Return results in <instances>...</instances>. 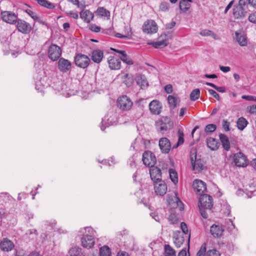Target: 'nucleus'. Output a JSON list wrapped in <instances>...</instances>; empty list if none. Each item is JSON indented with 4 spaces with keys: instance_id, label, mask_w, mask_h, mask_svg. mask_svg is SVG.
Segmentation results:
<instances>
[{
    "instance_id": "obj_1",
    "label": "nucleus",
    "mask_w": 256,
    "mask_h": 256,
    "mask_svg": "<svg viewBox=\"0 0 256 256\" xmlns=\"http://www.w3.org/2000/svg\"><path fill=\"white\" fill-rule=\"evenodd\" d=\"M80 232L84 234L81 239L82 246L88 249L92 248L95 244L96 231L92 227H86L82 228Z\"/></svg>"
},
{
    "instance_id": "obj_2",
    "label": "nucleus",
    "mask_w": 256,
    "mask_h": 256,
    "mask_svg": "<svg viewBox=\"0 0 256 256\" xmlns=\"http://www.w3.org/2000/svg\"><path fill=\"white\" fill-rule=\"evenodd\" d=\"M171 120L167 116L162 117L160 120H156L155 122V126L157 131L162 134H164L171 126Z\"/></svg>"
},
{
    "instance_id": "obj_3",
    "label": "nucleus",
    "mask_w": 256,
    "mask_h": 256,
    "mask_svg": "<svg viewBox=\"0 0 256 256\" xmlns=\"http://www.w3.org/2000/svg\"><path fill=\"white\" fill-rule=\"evenodd\" d=\"M74 61L76 65L82 68H86L90 62V58L88 56L80 53L75 56Z\"/></svg>"
},
{
    "instance_id": "obj_4",
    "label": "nucleus",
    "mask_w": 256,
    "mask_h": 256,
    "mask_svg": "<svg viewBox=\"0 0 256 256\" xmlns=\"http://www.w3.org/2000/svg\"><path fill=\"white\" fill-rule=\"evenodd\" d=\"M133 104L130 99L126 96H122L118 98L117 105L122 110H130Z\"/></svg>"
},
{
    "instance_id": "obj_5",
    "label": "nucleus",
    "mask_w": 256,
    "mask_h": 256,
    "mask_svg": "<svg viewBox=\"0 0 256 256\" xmlns=\"http://www.w3.org/2000/svg\"><path fill=\"white\" fill-rule=\"evenodd\" d=\"M48 54L51 60L56 61L60 58L62 54V49L56 44H52L48 48Z\"/></svg>"
},
{
    "instance_id": "obj_6",
    "label": "nucleus",
    "mask_w": 256,
    "mask_h": 256,
    "mask_svg": "<svg viewBox=\"0 0 256 256\" xmlns=\"http://www.w3.org/2000/svg\"><path fill=\"white\" fill-rule=\"evenodd\" d=\"M142 160L144 164L150 168L154 166L156 161L155 155L149 150L144 152Z\"/></svg>"
},
{
    "instance_id": "obj_7",
    "label": "nucleus",
    "mask_w": 256,
    "mask_h": 256,
    "mask_svg": "<svg viewBox=\"0 0 256 256\" xmlns=\"http://www.w3.org/2000/svg\"><path fill=\"white\" fill-rule=\"evenodd\" d=\"M199 203V207L210 210L213 206V200L211 196L204 194L200 196Z\"/></svg>"
},
{
    "instance_id": "obj_8",
    "label": "nucleus",
    "mask_w": 256,
    "mask_h": 256,
    "mask_svg": "<svg viewBox=\"0 0 256 256\" xmlns=\"http://www.w3.org/2000/svg\"><path fill=\"white\" fill-rule=\"evenodd\" d=\"M158 30V26L156 22L152 20H146L142 26V30L147 34L156 33Z\"/></svg>"
},
{
    "instance_id": "obj_9",
    "label": "nucleus",
    "mask_w": 256,
    "mask_h": 256,
    "mask_svg": "<svg viewBox=\"0 0 256 256\" xmlns=\"http://www.w3.org/2000/svg\"><path fill=\"white\" fill-rule=\"evenodd\" d=\"M234 162L238 167H245L248 164L246 156L241 152L235 154L234 156Z\"/></svg>"
},
{
    "instance_id": "obj_10",
    "label": "nucleus",
    "mask_w": 256,
    "mask_h": 256,
    "mask_svg": "<svg viewBox=\"0 0 256 256\" xmlns=\"http://www.w3.org/2000/svg\"><path fill=\"white\" fill-rule=\"evenodd\" d=\"M16 22H17L16 28L20 32L28 34L32 30L30 24L25 20L18 19Z\"/></svg>"
},
{
    "instance_id": "obj_11",
    "label": "nucleus",
    "mask_w": 256,
    "mask_h": 256,
    "mask_svg": "<svg viewBox=\"0 0 256 256\" xmlns=\"http://www.w3.org/2000/svg\"><path fill=\"white\" fill-rule=\"evenodd\" d=\"M150 174L154 183L162 181V172L160 168L154 166L150 168Z\"/></svg>"
},
{
    "instance_id": "obj_12",
    "label": "nucleus",
    "mask_w": 256,
    "mask_h": 256,
    "mask_svg": "<svg viewBox=\"0 0 256 256\" xmlns=\"http://www.w3.org/2000/svg\"><path fill=\"white\" fill-rule=\"evenodd\" d=\"M1 17L3 21L10 24H14L17 20V16L14 13L10 11L2 12Z\"/></svg>"
},
{
    "instance_id": "obj_13",
    "label": "nucleus",
    "mask_w": 256,
    "mask_h": 256,
    "mask_svg": "<svg viewBox=\"0 0 256 256\" xmlns=\"http://www.w3.org/2000/svg\"><path fill=\"white\" fill-rule=\"evenodd\" d=\"M194 190L200 195H203V193L206 190V184L200 180H195L192 184Z\"/></svg>"
},
{
    "instance_id": "obj_14",
    "label": "nucleus",
    "mask_w": 256,
    "mask_h": 256,
    "mask_svg": "<svg viewBox=\"0 0 256 256\" xmlns=\"http://www.w3.org/2000/svg\"><path fill=\"white\" fill-rule=\"evenodd\" d=\"M58 68L62 72H66L72 69V63L70 61L63 58H60L58 60Z\"/></svg>"
},
{
    "instance_id": "obj_15",
    "label": "nucleus",
    "mask_w": 256,
    "mask_h": 256,
    "mask_svg": "<svg viewBox=\"0 0 256 256\" xmlns=\"http://www.w3.org/2000/svg\"><path fill=\"white\" fill-rule=\"evenodd\" d=\"M161 103L158 100H153L149 104V109L153 114L158 115L162 110Z\"/></svg>"
},
{
    "instance_id": "obj_16",
    "label": "nucleus",
    "mask_w": 256,
    "mask_h": 256,
    "mask_svg": "<svg viewBox=\"0 0 256 256\" xmlns=\"http://www.w3.org/2000/svg\"><path fill=\"white\" fill-rule=\"evenodd\" d=\"M159 146L162 152L168 154L171 148L170 142L166 138H162L159 140Z\"/></svg>"
},
{
    "instance_id": "obj_17",
    "label": "nucleus",
    "mask_w": 256,
    "mask_h": 256,
    "mask_svg": "<svg viewBox=\"0 0 256 256\" xmlns=\"http://www.w3.org/2000/svg\"><path fill=\"white\" fill-rule=\"evenodd\" d=\"M108 62L111 70H118L121 68L120 60L114 56H109L108 58Z\"/></svg>"
},
{
    "instance_id": "obj_18",
    "label": "nucleus",
    "mask_w": 256,
    "mask_h": 256,
    "mask_svg": "<svg viewBox=\"0 0 256 256\" xmlns=\"http://www.w3.org/2000/svg\"><path fill=\"white\" fill-rule=\"evenodd\" d=\"M154 190L157 195L164 196L167 191V186L164 181L154 183Z\"/></svg>"
},
{
    "instance_id": "obj_19",
    "label": "nucleus",
    "mask_w": 256,
    "mask_h": 256,
    "mask_svg": "<svg viewBox=\"0 0 256 256\" xmlns=\"http://www.w3.org/2000/svg\"><path fill=\"white\" fill-rule=\"evenodd\" d=\"M14 246V243L7 238H4L0 243V248L4 252L11 251Z\"/></svg>"
},
{
    "instance_id": "obj_20",
    "label": "nucleus",
    "mask_w": 256,
    "mask_h": 256,
    "mask_svg": "<svg viewBox=\"0 0 256 256\" xmlns=\"http://www.w3.org/2000/svg\"><path fill=\"white\" fill-rule=\"evenodd\" d=\"M224 231V229L222 225L213 224L210 226V232L215 238L220 237Z\"/></svg>"
},
{
    "instance_id": "obj_21",
    "label": "nucleus",
    "mask_w": 256,
    "mask_h": 256,
    "mask_svg": "<svg viewBox=\"0 0 256 256\" xmlns=\"http://www.w3.org/2000/svg\"><path fill=\"white\" fill-rule=\"evenodd\" d=\"M112 50H114L120 54V60L126 63L128 65H132L134 64V62L132 58L127 55L125 51L120 50L114 48H111Z\"/></svg>"
},
{
    "instance_id": "obj_22",
    "label": "nucleus",
    "mask_w": 256,
    "mask_h": 256,
    "mask_svg": "<svg viewBox=\"0 0 256 256\" xmlns=\"http://www.w3.org/2000/svg\"><path fill=\"white\" fill-rule=\"evenodd\" d=\"M91 58L94 62L100 64L104 58V52L100 50H94L92 52Z\"/></svg>"
},
{
    "instance_id": "obj_23",
    "label": "nucleus",
    "mask_w": 256,
    "mask_h": 256,
    "mask_svg": "<svg viewBox=\"0 0 256 256\" xmlns=\"http://www.w3.org/2000/svg\"><path fill=\"white\" fill-rule=\"evenodd\" d=\"M246 12V8L240 6H235L233 8V14L236 18L244 16Z\"/></svg>"
},
{
    "instance_id": "obj_24",
    "label": "nucleus",
    "mask_w": 256,
    "mask_h": 256,
    "mask_svg": "<svg viewBox=\"0 0 256 256\" xmlns=\"http://www.w3.org/2000/svg\"><path fill=\"white\" fill-rule=\"evenodd\" d=\"M80 17L86 23H89L92 20L94 15L89 10H86L80 12Z\"/></svg>"
},
{
    "instance_id": "obj_25",
    "label": "nucleus",
    "mask_w": 256,
    "mask_h": 256,
    "mask_svg": "<svg viewBox=\"0 0 256 256\" xmlns=\"http://www.w3.org/2000/svg\"><path fill=\"white\" fill-rule=\"evenodd\" d=\"M206 144L212 150H216L220 146V143L217 140L211 137L206 139Z\"/></svg>"
},
{
    "instance_id": "obj_26",
    "label": "nucleus",
    "mask_w": 256,
    "mask_h": 256,
    "mask_svg": "<svg viewBox=\"0 0 256 256\" xmlns=\"http://www.w3.org/2000/svg\"><path fill=\"white\" fill-rule=\"evenodd\" d=\"M236 39L240 46H244L247 44V40L246 35L243 32H236Z\"/></svg>"
},
{
    "instance_id": "obj_27",
    "label": "nucleus",
    "mask_w": 256,
    "mask_h": 256,
    "mask_svg": "<svg viewBox=\"0 0 256 256\" xmlns=\"http://www.w3.org/2000/svg\"><path fill=\"white\" fill-rule=\"evenodd\" d=\"M219 137L224 149L226 151H228L230 149V142L228 137L223 134H220Z\"/></svg>"
},
{
    "instance_id": "obj_28",
    "label": "nucleus",
    "mask_w": 256,
    "mask_h": 256,
    "mask_svg": "<svg viewBox=\"0 0 256 256\" xmlns=\"http://www.w3.org/2000/svg\"><path fill=\"white\" fill-rule=\"evenodd\" d=\"M192 170L196 172H200L205 168L203 162L200 159H198L192 163Z\"/></svg>"
},
{
    "instance_id": "obj_29",
    "label": "nucleus",
    "mask_w": 256,
    "mask_h": 256,
    "mask_svg": "<svg viewBox=\"0 0 256 256\" xmlns=\"http://www.w3.org/2000/svg\"><path fill=\"white\" fill-rule=\"evenodd\" d=\"M173 240L177 248H180L184 242V238L180 232L174 234Z\"/></svg>"
},
{
    "instance_id": "obj_30",
    "label": "nucleus",
    "mask_w": 256,
    "mask_h": 256,
    "mask_svg": "<svg viewBox=\"0 0 256 256\" xmlns=\"http://www.w3.org/2000/svg\"><path fill=\"white\" fill-rule=\"evenodd\" d=\"M96 14L100 17L106 18L107 19H109L110 16V12L104 7L98 8L96 12Z\"/></svg>"
},
{
    "instance_id": "obj_31",
    "label": "nucleus",
    "mask_w": 256,
    "mask_h": 256,
    "mask_svg": "<svg viewBox=\"0 0 256 256\" xmlns=\"http://www.w3.org/2000/svg\"><path fill=\"white\" fill-rule=\"evenodd\" d=\"M168 102L170 107L172 109H174L176 106V105L180 102L179 99L172 95L168 96Z\"/></svg>"
},
{
    "instance_id": "obj_32",
    "label": "nucleus",
    "mask_w": 256,
    "mask_h": 256,
    "mask_svg": "<svg viewBox=\"0 0 256 256\" xmlns=\"http://www.w3.org/2000/svg\"><path fill=\"white\" fill-rule=\"evenodd\" d=\"M70 256H84L82 250L78 246L72 248L69 250Z\"/></svg>"
},
{
    "instance_id": "obj_33",
    "label": "nucleus",
    "mask_w": 256,
    "mask_h": 256,
    "mask_svg": "<svg viewBox=\"0 0 256 256\" xmlns=\"http://www.w3.org/2000/svg\"><path fill=\"white\" fill-rule=\"evenodd\" d=\"M236 124L238 128L242 130L248 125V122L245 118L240 117L238 120Z\"/></svg>"
},
{
    "instance_id": "obj_34",
    "label": "nucleus",
    "mask_w": 256,
    "mask_h": 256,
    "mask_svg": "<svg viewBox=\"0 0 256 256\" xmlns=\"http://www.w3.org/2000/svg\"><path fill=\"white\" fill-rule=\"evenodd\" d=\"M165 256H176L175 250L168 244L164 246Z\"/></svg>"
},
{
    "instance_id": "obj_35",
    "label": "nucleus",
    "mask_w": 256,
    "mask_h": 256,
    "mask_svg": "<svg viewBox=\"0 0 256 256\" xmlns=\"http://www.w3.org/2000/svg\"><path fill=\"white\" fill-rule=\"evenodd\" d=\"M38 4L40 6L49 9H54L55 8V5L54 4L49 2L46 0H39Z\"/></svg>"
},
{
    "instance_id": "obj_36",
    "label": "nucleus",
    "mask_w": 256,
    "mask_h": 256,
    "mask_svg": "<svg viewBox=\"0 0 256 256\" xmlns=\"http://www.w3.org/2000/svg\"><path fill=\"white\" fill-rule=\"evenodd\" d=\"M100 256H111L110 248L106 246L102 247L100 250Z\"/></svg>"
},
{
    "instance_id": "obj_37",
    "label": "nucleus",
    "mask_w": 256,
    "mask_h": 256,
    "mask_svg": "<svg viewBox=\"0 0 256 256\" xmlns=\"http://www.w3.org/2000/svg\"><path fill=\"white\" fill-rule=\"evenodd\" d=\"M169 174L170 178L174 183L176 184L178 182V174L174 170L170 168L169 170Z\"/></svg>"
},
{
    "instance_id": "obj_38",
    "label": "nucleus",
    "mask_w": 256,
    "mask_h": 256,
    "mask_svg": "<svg viewBox=\"0 0 256 256\" xmlns=\"http://www.w3.org/2000/svg\"><path fill=\"white\" fill-rule=\"evenodd\" d=\"M190 6L189 2H186V0H181L180 2V8L183 12H187Z\"/></svg>"
},
{
    "instance_id": "obj_39",
    "label": "nucleus",
    "mask_w": 256,
    "mask_h": 256,
    "mask_svg": "<svg viewBox=\"0 0 256 256\" xmlns=\"http://www.w3.org/2000/svg\"><path fill=\"white\" fill-rule=\"evenodd\" d=\"M200 96V90L198 88H196L192 90L190 94V99L192 101H195L198 100Z\"/></svg>"
},
{
    "instance_id": "obj_40",
    "label": "nucleus",
    "mask_w": 256,
    "mask_h": 256,
    "mask_svg": "<svg viewBox=\"0 0 256 256\" xmlns=\"http://www.w3.org/2000/svg\"><path fill=\"white\" fill-rule=\"evenodd\" d=\"M149 44L152 45L154 47L156 48H158L160 46H167V43L166 40H162L156 42H152L148 43Z\"/></svg>"
},
{
    "instance_id": "obj_41",
    "label": "nucleus",
    "mask_w": 256,
    "mask_h": 256,
    "mask_svg": "<svg viewBox=\"0 0 256 256\" xmlns=\"http://www.w3.org/2000/svg\"><path fill=\"white\" fill-rule=\"evenodd\" d=\"M168 221L172 224H175L178 222V217L175 212H172L168 218Z\"/></svg>"
},
{
    "instance_id": "obj_42",
    "label": "nucleus",
    "mask_w": 256,
    "mask_h": 256,
    "mask_svg": "<svg viewBox=\"0 0 256 256\" xmlns=\"http://www.w3.org/2000/svg\"><path fill=\"white\" fill-rule=\"evenodd\" d=\"M26 12L34 20H38V22H40L42 24H44L43 22H42V21L38 20L39 17L38 16V14L35 12H33V11H32L31 10H26Z\"/></svg>"
},
{
    "instance_id": "obj_43",
    "label": "nucleus",
    "mask_w": 256,
    "mask_h": 256,
    "mask_svg": "<svg viewBox=\"0 0 256 256\" xmlns=\"http://www.w3.org/2000/svg\"><path fill=\"white\" fill-rule=\"evenodd\" d=\"M196 148H192L190 152V158L191 163H192L196 160H198L196 156Z\"/></svg>"
},
{
    "instance_id": "obj_44",
    "label": "nucleus",
    "mask_w": 256,
    "mask_h": 256,
    "mask_svg": "<svg viewBox=\"0 0 256 256\" xmlns=\"http://www.w3.org/2000/svg\"><path fill=\"white\" fill-rule=\"evenodd\" d=\"M137 84L140 86L142 88H144L148 86L146 80L142 79V78L138 79Z\"/></svg>"
},
{
    "instance_id": "obj_45",
    "label": "nucleus",
    "mask_w": 256,
    "mask_h": 256,
    "mask_svg": "<svg viewBox=\"0 0 256 256\" xmlns=\"http://www.w3.org/2000/svg\"><path fill=\"white\" fill-rule=\"evenodd\" d=\"M178 143L180 145L183 144L184 142V132L180 130H179L178 132Z\"/></svg>"
},
{
    "instance_id": "obj_46",
    "label": "nucleus",
    "mask_w": 256,
    "mask_h": 256,
    "mask_svg": "<svg viewBox=\"0 0 256 256\" xmlns=\"http://www.w3.org/2000/svg\"><path fill=\"white\" fill-rule=\"evenodd\" d=\"M206 244H203L198 252H197V256H206Z\"/></svg>"
},
{
    "instance_id": "obj_47",
    "label": "nucleus",
    "mask_w": 256,
    "mask_h": 256,
    "mask_svg": "<svg viewBox=\"0 0 256 256\" xmlns=\"http://www.w3.org/2000/svg\"><path fill=\"white\" fill-rule=\"evenodd\" d=\"M216 128V126L214 124H208L205 128L206 132H213L215 131Z\"/></svg>"
},
{
    "instance_id": "obj_48",
    "label": "nucleus",
    "mask_w": 256,
    "mask_h": 256,
    "mask_svg": "<svg viewBox=\"0 0 256 256\" xmlns=\"http://www.w3.org/2000/svg\"><path fill=\"white\" fill-rule=\"evenodd\" d=\"M206 256H220V255L218 250L213 249L208 251Z\"/></svg>"
},
{
    "instance_id": "obj_49",
    "label": "nucleus",
    "mask_w": 256,
    "mask_h": 256,
    "mask_svg": "<svg viewBox=\"0 0 256 256\" xmlns=\"http://www.w3.org/2000/svg\"><path fill=\"white\" fill-rule=\"evenodd\" d=\"M89 28L92 31L98 32L100 30V28L95 24H91L89 26Z\"/></svg>"
},
{
    "instance_id": "obj_50",
    "label": "nucleus",
    "mask_w": 256,
    "mask_h": 256,
    "mask_svg": "<svg viewBox=\"0 0 256 256\" xmlns=\"http://www.w3.org/2000/svg\"><path fill=\"white\" fill-rule=\"evenodd\" d=\"M175 198H176V206L179 208L180 210V211L184 210V204L180 200V199L177 196H176Z\"/></svg>"
},
{
    "instance_id": "obj_51",
    "label": "nucleus",
    "mask_w": 256,
    "mask_h": 256,
    "mask_svg": "<svg viewBox=\"0 0 256 256\" xmlns=\"http://www.w3.org/2000/svg\"><path fill=\"white\" fill-rule=\"evenodd\" d=\"M169 8V4L166 2H162L160 6V10L162 12L168 11Z\"/></svg>"
},
{
    "instance_id": "obj_52",
    "label": "nucleus",
    "mask_w": 256,
    "mask_h": 256,
    "mask_svg": "<svg viewBox=\"0 0 256 256\" xmlns=\"http://www.w3.org/2000/svg\"><path fill=\"white\" fill-rule=\"evenodd\" d=\"M208 91L210 94L216 100H219L220 99L219 94L215 90L212 89H208Z\"/></svg>"
},
{
    "instance_id": "obj_53",
    "label": "nucleus",
    "mask_w": 256,
    "mask_h": 256,
    "mask_svg": "<svg viewBox=\"0 0 256 256\" xmlns=\"http://www.w3.org/2000/svg\"><path fill=\"white\" fill-rule=\"evenodd\" d=\"M230 123L226 120H224L222 126L224 130L226 132L230 130Z\"/></svg>"
},
{
    "instance_id": "obj_54",
    "label": "nucleus",
    "mask_w": 256,
    "mask_h": 256,
    "mask_svg": "<svg viewBox=\"0 0 256 256\" xmlns=\"http://www.w3.org/2000/svg\"><path fill=\"white\" fill-rule=\"evenodd\" d=\"M248 20L252 23L256 24V12L249 16Z\"/></svg>"
},
{
    "instance_id": "obj_55",
    "label": "nucleus",
    "mask_w": 256,
    "mask_h": 256,
    "mask_svg": "<svg viewBox=\"0 0 256 256\" xmlns=\"http://www.w3.org/2000/svg\"><path fill=\"white\" fill-rule=\"evenodd\" d=\"M180 226H181V229H182V232L184 234H187L188 233V228L186 224V223H184V222H182L181 223Z\"/></svg>"
},
{
    "instance_id": "obj_56",
    "label": "nucleus",
    "mask_w": 256,
    "mask_h": 256,
    "mask_svg": "<svg viewBox=\"0 0 256 256\" xmlns=\"http://www.w3.org/2000/svg\"><path fill=\"white\" fill-rule=\"evenodd\" d=\"M212 30H203L200 32V34L202 36H210Z\"/></svg>"
},
{
    "instance_id": "obj_57",
    "label": "nucleus",
    "mask_w": 256,
    "mask_h": 256,
    "mask_svg": "<svg viewBox=\"0 0 256 256\" xmlns=\"http://www.w3.org/2000/svg\"><path fill=\"white\" fill-rule=\"evenodd\" d=\"M200 211V214L203 218H207L208 217V214L206 212V209H204V208H201L199 207Z\"/></svg>"
},
{
    "instance_id": "obj_58",
    "label": "nucleus",
    "mask_w": 256,
    "mask_h": 256,
    "mask_svg": "<svg viewBox=\"0 0 256 256\" xmlns=\"http://www.w3.org/2000/svg\"><path fill=\"white\" fill-rule=\"evenodd\" d=\"M26 252L22 249L16 250L15 256H25Z\"/></svg>"
},
{
    "instance_id": "obj_59",
    "label": "nucleus",
    "mask_w": 256,
    "mask_h": 256,
    "mask_svg": "<svg viewBox=\"0 0 256 256\" xmlns=\"http://www.w3.org/2000/svg\"><path fill=\"white\" fill-rule=\"evenodd\" d=\"M164 90L168 94H171L172 92V86L171 84H167L164 86Z\"/></svg>"
},
{
    "instance_id": "obj_60",
    "label": "nucleus",
    "mask_w": 256,
    "mask_h": 256,
    "mask_svg": "<svg viewBox=\"0 0 256 256\" xmlns=\"http://www.w3.org/2000/svg\"><path fill=\"white\" fill-rule=\"evenodd\" d=\"M242 98L248 101L253 100H254V96H252L243 95L242 96Z\"/></svg>"
},
{
    "instance_id": "obj_61",
    "label": "nucleus",
    "mask_w": 256,
    "mask_h": 256,
    "mask_svg": "<svg viewBox=\"0 0 256 256\" xmlns=\"http://www.w3.org/2000/svg\"><path fill=\"white\" fill-rule=\"evenodd\" d=\"M220 69L224 72H227L230 70V68L229 66H220Z\"/></svg>"
},
{
    "instance_id": "obj_62",
    "label": "nucleus",
    "mask_w": 256,
    "mask_h": 256,
    "mask_svg": "<svg viewBox=\"0 0 256 256\" xmlns=\"http://www.w3.org/2000/svg\"><path fill=\"white\" fill-rule=\"evenodd\" d=\"M176 25V22L174 21H172L170 23L166 24V28L167 29H172Z\"/></svg>"
},
{
    "instance_id": "obj_63",
    "label": "nucleus",
    "mask_w": 256,
    "mask_h": 256,
    "mask_svg": "<svg viewBox=\"0 0 256 256\" xmlns=\"http://www.w3.org/2000/svg\"><path fill=\"white\" fill-rule=\"evenodd\" d=\"M249 112L250 114H256V105H252L250 106Z\"/></svg>"
},
{
    "instance_id": "obj_64",
    "label": "nucleus",
    "mask_w": 256,
    "mask_h": 256,
    "mask_svg": "<svg viewBox=\"0 0 256 256\" xmlns=\"http://www.w3.org/2000/svg\"><path fill=\"white\" fill-rule=\"evenodd\" d=\"M186 256V249L182 250L178 254V256Z\"/></svg>"
}]
</instances>
